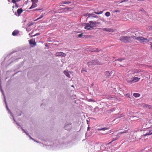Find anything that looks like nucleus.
Instances as JSON below:
<instances>
[{"mask_svg":"<svg viewBox=\"0 0 152 152\" xmlns=\"http://www.w3.org/2000/svg\"><path fill=\"white\" fill-rule=\"evenodd\" d=\"M119 40L124 43H129L132 41L131 37L128 36H121Z\"/></svg>","mask_w":152,"mask_h":152,"instance_id":"1","label":"nucleus"},{"mask_svg":"<svg viewBox=\"0 0 152 152\" xmlns=\"http://www.w3.org/2000/svg\"><path fill=\"white\" fill-rule=\"evenodd\" d=\"M135 39L144 44L148 42L149 41L147 39L141 37H137Z\"/></svg>","mask_w":152,"mask_h":152,"instance_id":"2","label":"nucleus"},{"mask_svg":"<svg viewBox=\"0 0 152 152\" xmlns=\"http://www.w3.org/2000/svg\"><path fill=\"white\" fill-rule=\"evenodd\" d=\"M99 64V63L97 60H93L88 63V66L96 65Z\"/></svg>","mask_w":152,"mask_h":152,"instance_id":"3","label":"nucleus"},{"mask_svg":"<svg viewBox=\"0 0 152 152\" xmlns=\"http://www.w3.org/2000/svg\"><path fill=\"white\" fill-rule=\"evenodd\" d=\"M143 72L140 69H136L134 70V73L135 74V76H142V72Z\"/></svg>","mask_w":152,"mask_h":152,"instance_id":"4","label":"nucleus"},{"mask_svg":"<svg viewBox=\"0 0 152 152\" xmlns=\"http://www.w3.org/2000/svg\"><path fill=\"white\" fill-rule=\"evenodd\" d=\"M34 23V22H31L28 23L27 25L26 31L28 32L30 31L32 29V28L30 27V26Z\"/></svg>","mask_w":152,"mask_h":152,"instance_id":"5","label":"nucleus"},{"mask_svg":"<svg viewBox=\"0 0 152 152\" xmlns=\"http://www.w3.org/2000/svg\"><path fill=\"white\" fill-rule=\"evenodd\" d=\"M55 55L56 56L65 57L66 54L63 52H58L56 53Z\"/></svg>","mask_w":152,"mask_h":152,"instance_id":"6","label":"nucleus"},{"mask_svg":"<svg viewBox=\"0 0 152 152\" xmlns=\"http://www.w3.org/2000/svg\"><path fill=\"white\" fill-rule=\"evenodd\" d=\"M85 25V26L84 28L87 30H91L92 28V26L91 25H90V24L88 23H86L84 24Z\"/></svg>","mask_w":152,"mask_h":152,"instance_id":"7","label":"nucleus"},{"mask_svg":"<svg viewBox=\"0 0 152 152\" xmlns=\"http://www.w3.org/2000/svg\"><path fill=\"white\" fill-rule=\"evenodd\" d=\"M151 128H148V131L146 133L144 134L145 136H147L148 135H150L152 134V129H151Z\"/></svg>","mask_w":152,"mask_h":152,"instance_id":"8","label":"nucleus"},{"mask_svg":"<svg viewBox=\"0 0 152 152\" xmlns=\"http://www.w3.org/2000/svg\"><path fill=\"white\" fill-rule=\"evenodd\" d=\"M103 30L104 31H108L109 32H114V30L112 28H104Z\"/></svg>","mask_w":152,"mask_h":152,"instance_id":"9","label":"nucleus"},{"mask_svg":"<svg viewBox=\"0 0 152 152\" xmlns=\"http://www.w3.org/2000/svg\"><path fill=\"white\" fill-rule=\"evenodd\" d=\"M133 80H132L131 81H133V83L138 82L140 79V78H139L137 77H134L133 78Z\"/></svg>","mask_w":152,"mask_h":152,"instance_id":"10","label":"nucleus"},{"mask_svg":"<svg viewBox=\"0 0 152 152\" xmlns=\"http://www.w3.org/2000/svg\"><path fill=\"white\" fill-rule=\"evenodd\" d=\"M23 12V10L22 8H20L18 10H17V13L18 14V16H19Z\"/></svg>","mask_w":152,"mask_h":152,"instance_id":"11","label":"nucleus"},{"mask_svg":"<svg viewBox=\"0 0 152 152\" xmlns=\"http://www.w3.org/2000/svg\"><path fill=\"white\" fill-rule=\"evenodd\" d=\"M133 77H128L127 78V81L128 83H133V81H131L132 80H133Z\"/></svg>","mask_w":152,"mask_h":152,"instance_id":"12","label":"nucleus"},{"mask_svg":"<svg viewBox=\"0 0 152 152\" xmlns=\"http://www.w3.org/2000/svg\"><path fill=\"white\" fill-rule=\"evenodd\" d=\"M71 3V2L69 1H62L61 2V4H70Z\"/></svg>","mask_w":152,"mask_h":152,"instance_id":"13","label":"nucleus"},{"mask_svg":"<svg viewBox=\"0 0 152 152\" xmlns=\"http://www.w3.org/2000/svg\"><path fill=\"white\" fill-rule=\"evenodd\" d=\"M37 6V4L35 3H32L31 6L29 8V9L30 10L34 8Z\"/></svg>","mask_w":152,"mask_h":152,"instance_id":"14","label":"nucleus"},{"mask_svg":"<svg viewBox=\"0 0 152 152\" xmlns=\"http://www.w3.org/2000/svg\"><path fill=\"white\" fill-rule=\"evenodd\" d=\"M19 33V31L18 30H14L12 33V35L13 36H16Z\"/></svg>","mask_w":152,"mask_h":152,"instance_id":"15","label":"nucleus"},{"mask_svg":"<svg viewBox=\"0 0 152 152\" xmlns=\"http://www.w3.org/2000/svg\"><path fill=\"white\" fill-rule=\"evenodd\" d=\"M90 24L91 25H92V26H94V25H96V21L93 22L92 21H90L89 22Z\"/></svg>","mask_w":152,"mask_h":152,"instance_id":"16","label":"nucleus"},{"mask_svg":"<svg viewBox=\"0 0 152 152\" xmlns=\"http://www.w3.org/2000/svg\"><path fill=\"white\" fill-rule=\"evenodd\" d=\"M29 43L31 45H33L34 46L36 45V43L35 42V41H33V40H32V39L31 40L29 41Z\"/></svg>","mask_w":152,"mask_h":152,"instance_id":"17","label":"nucleus"},{"mask_svg":"<svg viewBox=\"0 0 152 152\" xmlns=\"http://www.w3.org/2000/svg\"><path fill=\"white\" fill-rule=\"evenodd\" d=\"M133 95L135 97H138L140 96V94L137 93H134L133 94Z\"/></svg>","mask_w":152,"mask_h":152,"instance_id":"18","label":"nucleus"},{"mask_svg":"<svg viewBox=\"0 0 152 152\" xmlns=\"http://www.w3.org/2000/svg\"><path fill=\"white\" fill-rule=\"evenodd\" d=\"M108 129H109L108 128L104 127V128H103L102 129H97V130H98V131H100V130L104 131Z\"/></svg>","mask_w":152,"mask_h":152,"instance_id":"19","label":"nucleus"},{"mask_svg":"<svg viewBox=\"0 0 152 152\" xmlns=\"http://www.w3.org/2000/svg\"><path fill=\"white\" fill-rule=\"evenodd\" d=\"M64 73L67 77H70V75L69 73H68L66 71H64Z\"/></svg>","mask_w":152,"mask_h":152,"instance_id":"20","label":"nucleus"},{"mask_svg":"<svg viewBox=\"0 0 152 152\" xmlns=\"http://www.w3.org/2000/svg\"><path fill=\"white\" fill-rule=\"evenodd\" d=\"M105 74H106L107 75H108L107 76V77L109 78L110 77V74L109 71H107L106 72H105Z\"/></svg>","mask_w":152,"mask_h":152,"instance_id":"21","label":"nucleus"},{"mask_svg":"<svg viewBox=\"0 0 152 152\" xmlns=\"http://www.w3.org/2000/svg\"><path fill=\"white\" fill-rule=\"evenodd\" d=\"M103 12L102 11H100V12H95L94 13L96 14H102Z\"/></svg>","mask_w":152,"mask_h":152,"instance_id":"22","label":"nucleus"},{"mask_svg":"<svg viewBox=\"0 0 152 152\" xmlns=\"http://www.w3.org/2000/svg\"><path fill=\"white\" fill-rule=\"evenodd\" d=\"M110 15V13L109 12H107L105 13V15L107 17H109V16Z\"/></svg>","mask_w":152,"mask_h":152,"instance_id":"23","label":"nucleus"},{"mask_svg":"<svg viewBox=\"0 0 152 152\" xmlns=\"http://www.w3.org/2000/svg\"><path fill=\"white\" fill-rule=\"evenodd\" d=\"M43 15H42L40 17H39V18H37L35 20H34V21H36L42 18H43Z\"/></svg>","mask_w":152,"mask_h":152,"instance_id":"24","label":"nucleus"},{"mask_svg":"<svg viewBox=\"0 0 152 152\" xmlns=\"http://www.w3.org/2000/svg\"><path fill=\"white\" fill-rule=\"evenodd\" d=\"M127 131H128V130H124L123 132H120L119 133V134H123V133H126L127 132Z\"/></svg>","mask_w":152,"mask_h":152,"instance_id":"25","label":"nucleus"},{"mask_svg":"<svg viewBox=\"0 0 152 152\" xmlns=\"http://www.w3.org/2000/svg\"><path fill=\"white\" fill-rule=\"evenodd\" d=\"M32 3H36L38 2V0H31Z\"/></svg>","mask_w":152,"mask_h":152,"instance_id":"26","label":"nucleus"},{"mask_svg":"<svg viewBox=\"0 0 152 152\" xmlns=\"http://www.w3.org/2000/svg\"><path fill=\"white\" fill-rule=\"evenodd\" d=\"M140 11L142 12L145 14H146V12L143 9H142L140 10Z\"/></svg>","mask_w":152,"mask_h":152,"instance_id":"27","label":"nucleus"},{"mask_svg":"<svg viewBox=\"0 0 152 152\" xmlns=\"http://www.w3.org/2000/svg\"><path fill=\"white\" fill-rule=\"evenodd\" d=\"M123 116H124V115L123 114H120V115H118V116H117V118H119L121 117H122Z\"/></svg>","mask_w":152,"mask_h":152,"instance_id":"28","label":"nucleus"},{"mask_svg":"<svg viewBox=\"0 0 152 152\" xmlns=\"http://www.w3.org/2000/svg\"><path fill=\"white\" fill-rule=\"evenodd\" d=\"M124 59V58H119L115 60V61H121L123 60Z\"/></svg>","mask_w":152,"mask_h":152,"instance_id":"29","label":"nucleus"},{"mask_svg":"<svg viewBox=\"0 0 152 152\" xmlns=\"http://www.w3.org/2000/svg\"><path fill=\"white\" fill-rule=\"evenodd\" d=\"M71 8L70 7H67L66 8H65V9H66L67 11H70V10L71 9Z\"/></svg>","mask_w":152,"mask_h":152,"instance_id":"30","label":"nucleus"},{"mask_svg":"<svg viewBox=\"0 0 152 152\" xmlns=\"http://www.w3.org/2000/svg\"><path fill=\"white\" fill-rule=\"evenodd\" d=\"M118 139V138H117V137H115V138H113V140H112V142H113L114 141H115V140H117Z\"/></svg>","mask_w":152,"mask_h":152,"instance_id":"31","label":"nucleus"},{"mask_svg":"<svg viewBox=\"0 0 152 152\" xmlns=\"http://www.w3.org/2000/svg\"><path fill=\"white\" fill-rule=\"evenodd\" d=\"M83 33H82L81 34H79L78 35V37H81L82 36V35H83Z\"/></svg>","mask_w":152,"mask_h":152,"instance_id":"32","label":"nucleus"},{"mask_svg":"<svg viewBox=\"0 0 152 152\" xmlns=\"http://www.w3.org/2000/svg\"><path fill=\"white\" fill-rule=\"evenodd\" d=\"M40 34L39 33H37V34H34V35H32V36H31V37H35L36 36H37V35H39Z\"/></svg>","mask_w":152,"mask_h":152,"instance_id":"33","label":"nucleus"},{"mask_svg":"<svg viewBox=\"0 0 152 152\" xmlns=\"http://www.w3.org/2000/svg\"><path fill=\"white\" fill-rule=\"evenodd\" d=\"M87 14L88 15V17H90L91 15H94V14H90L87 13Z\"/></svg>","mask_w":152,"mask_h":152,"instance_id":"34","label":"nucleus"},{"mask_svg":"<svg viewBox=\"0 0 152 152\" xmlns=\"http://www.w3.org/2000/svg\"><path fill=\"white\" fill-rule=\"evenodd\" d=\"M12 1L13 3H16V1L15 0H12Z\"/></svg>","mask_w":152,"mask_h":152,"instance_id":"35","label":"nucleus"},{"mask_svg":"<svg viewBox=\"0 0 152 152\" xmlns=\"http://www.w3.org/2000/svg\"><path fill=\"white\" fill-rule=\"evenodd\" d=\"M130 37H131V39L132 38H134V39H135L136 38V37H135V36H132Z\"/></svg>","mask_w":152,"mask_h":152,"instance_id":"36","label":"nucleus"},{"mask_svg":"<svg viewBox=\"0 0 152 152\" xmlns=\"http://www.w3.org/2000/svg\"><path fill=\"white\" fill-rule=\"evenodd\" d=\"M99 51H100V50H98V48H96V50H93L92 51H93V52H94H94L95 51L99 52Z\"/></svg>","mask_w":152,"mask_h":152,"instance_id":"37","label":"nucleus"},{"mask_svg":"<svg viewBox=\"0 0 152 152\" xmlns=\"http://www.w3.org/2000/svg\"><path fill=\"white\" fill-rule=\"evenodd\" d=\"M15 7L17 8L18 7V5L16 3L15 4Z\"/></svg>","mask_w":152,"mask_h":152,"instance_id":"38","label":"nucleus"},{"mask_svg":"<svg viewBox=\"0 0 152 152\" xmlns=\"http://www.w3.org/2000/svg\"><path fill=\"white\" fill-rule=\"evenodd\" d=\"M128 0H124V1H122L121 2H120V3L123 2H126L128 1Z\"/></svg>","mask_w":152,"mask_h":152,"instance_id":"39","label":"nucleus"},{"mask_svg":"<svg viewBox=\"0 0 152 152\" xmlns=\"http://www.w3.org/2000/svg\"><path fill=\"white\" fill-rule=\"evenodd\" d=\"M84 71H85V72H86V70H83H83H82V71H81V72H82V73H83V72H84Z\"/></svg>","mask_w":152,"mask_h":152,"instance_id":"40","label":"nucleus"},{"mask_svg":"<svg viewBox=\"0 0 152 152\" xmlns=\"http://www.w3.org/2000/svg\"><path fill=\"white\" fill-rule=\"evenodd\" d=\"M148 107L150 109H152V106L151 105H148Z\"/></svg>","mask_w":152,"mask_h":152,"instance_id":"41","label":"nucleus"},{"mask_svg":"<svg viewBox=\"0 0 152 152\" xmlns=\"http://www.w3.org/2000/svg\"><path fill=\"white\" fill-rule=\"evenodd\" d=\"M32 34V32H31V33H30L29 34V36H31V35Z\"/></svg>","mask_w":152,"mask_h":152,"instance_id":"42","label":"nucleus"},{"mask_svg":"<svg viewBox=\"0 0 152 152\" xmlns=\"http://www.w3.org/2000/svg\"><path fill=\"white\" fill-rule=\"evenodd\" d=\"M22 130L24 132L26 133V134L28 135V134H27V133L25 131L24 129H22Z\"/></svg>","mask_w":152,"mask_h":152,"instance_id":"43","label":"nucleus"},{"mask_svg":"<svg viewBox=\"0 0 152 152\" xmlns=\"http://www.w3.org/2000/svg\"><path fill=\"white\" fill-rule=\"evenodd\" d=\"M115 12H120V11L118 10H116L115 11Z\"/></svg>","mask_w":152,"mask_h":152,"instance_id":"44","label":"nucleus"},{"mask_svg":"<svg viewBox=\"0 0 152 152\" xmlns=\"http://www.w3.org/2000/svg\"><path fill=\"white\" fill-rule=\"evenodd\" d=\"M113 142L111 141V142H109L108 143V145H109V144H110L111 143Z\"/></svg>","mask_w":152,"mask_h":152,"instance_id":"45","label":"nucleus"},{"mask_svg":"<svg viewBox=\"0 0 152 152\" xmlns=\"http://www.w3.org/2000/svg\"><path fill=\"white\" fill-rule=\"evenodd\" d=\"M148 105H147V104H145V107H148Z\"/></svg>","mask_w":152,"mask_h":152,"instance_id":"46","label":"nucleus"},{"mask_svg":"<svg viewBox=\"0 0 152 152\" xmlns=\"http://www.w3.org/2000/svg\"><path fill=\"white\" fill-rule=\"evenodd\" d=\"M21 0H16V1H20Z\"/></svg>","mask_w":152,"mask_h":152,"instance_id":"47","label":"nucleus"},{"mask_svg":"<svg viewBox=\"0 0 152 152\" xmlns=\"http://www.w3.org/2000/svg\"><path fill=\"white\" fill-rule=\"evenodd\" d=\"M90 101H93L92 99H90Z\"/></svg>","mask_w":152,"mask_h":152,"instance_id":"48","label":"nucleus"},{"mask_svg":"<svg viewBox=\"0 0 152 152\" xmlns=\"http://www.w3.org/2000/svg\"><path fill=\"white\" fill-rule=\"evenodd\" d=\"M39 10V9H36L35 10Z\"/></svg>","mask_w":152,"mask_h":152,"instance_id":"49","label":"nucleus"},{"mask_svg":"<svg viewBox=\"0 0 152 152\" xmlns=\"http://www.w3.org/2000/svg\"><path fill=\"white\" fill-rule=\"evenodd\" d=\"M8 2H10V0H7Z\"/></svg>","mask_w":152,"mask_h":152,"instance_id":"50","label":"nucleus"},{"mask_svg":"<svg viewBox=\"0 0 152 152\" xmlns=\"http://www.w3.org/2000/svg\"><path fill=\"white\" fill-rule=\"evenodd\" d=\"M151 152H152V148H151Z\"/></svg>","mask_w":152,"mask_h":152,"instance_id":"51","label":"nucleus"},{"mask_svg":"<svg viewBox=\"0 0 152 152\" xmlns=\"http://www.w3.org/2000/svg\"><path fill=\"white\" fill-rule=\"evenodd\" d=\"M71 86L73 87H74V86H73V85L72 86Z\"/></svg>","mask_w":152,"mask_h":152,"instance_id":"52","label":"nucleus"},{"mask_svg":"<svg viewBox=\"0 0 152 152\" xmlns=\"http://www.w3.org/2000/svg\"><path fill=\"white\" fill-rule=\"evenodd\" d=\"M94 17H95V18H96V16H94Z\"/></svg>","mask_w":152,"mask_h":152,"instance_id":"53","label":"nucleus"},{"mask_svg":"<svg viewBox=\"0 0 152 152\" xmlns=\"http://www.w3.org/2000/svg\"><path fill=\"white\" fill-rule=\"evenodd\" d=\"M88 129H89V127H88Z\"/></svg>","mask_w":152,"mask_h":152,"instance_id":"54","label":"nucleus"},{"mask_svg":"<svg viewBox=\"0 0 152 152\" xmlns=\"http://www.w3.org/2000/svg\"><path fill=\"white\" fill-rule=\"evenodd\" d=\"M30 137L32 139V138H31V137L30 136Z\"/></svg>","mask_w":152,"mask_h":152,"instance_id":"55","label":"nucleus"}]
</instances>
